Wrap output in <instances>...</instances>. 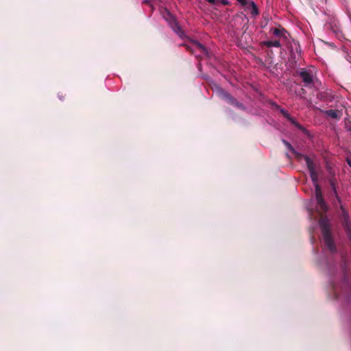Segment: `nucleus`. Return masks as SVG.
Masks as SVG:
<instances>
[{"instance_id": "5701e85b", "label": "nucleus", "mask_w": 351, "mask_h": 351, "mask_svg": "<svg viewBox=\"0 0 351 351\" xmlns=\"http://www.w3.org/2000/svg\"><path fill=\"white\" fill-rule=\"evenodd\" d=\"M307 208H308V210H312V208H310L309 206H308V207H307Z\"/></svg>"}, {"instance_id": "f03ea898", "label": "nucleus", "mask_w": 351, "mask_h": 351, "mask_svg": "<svg viewBox=\"0 0 351 351\" xmlns=\"http://www.w3.org/2000/svg\"><path fill=\"white\" fill-rule=\"evenodd\" d=\"M331 289L334 298L340 299L342 296L348 302H351V286L346 276H343L339 282L331 280Z\"/></svg>"}, {"instance_id": "ddd939ff", "label": "nucleus", "mask_w": 351, "mask_h": 351, "mask_svg": "<svg viewBox=\"0 0 351 351\" xmlns=\"http://www.w3.org/2000/svg\"><path fill=\"white\" fill-rule=\"evenodd\" d=\"M289 120L293 125H294L298 129L304 131V128L300 125L295 119H293L291 115L287 119Z\"/></svg>"}, {"instance_id": "aec40b11", "label": "nucleus", "mask_w": 351, "mask_h": 351, "mask_svg": "<svg viewBox=\"0 0 351 351\" xmlns=\"http://www.w3.org/2000/svg\"><path fill=\"white\" fill-rule=\"evenodd\" d=\"M206 1L213 4L215 3V0H206Z\"/></svg>"}, {"instance_id": "f8f14e48", "label": "nucleus", "mask_w": 351, "mask_h": 351, "mask_svg": "<svg viewBox=\"0 0 351 351\" xmlns=\"http://www.w3.org/2000/svg\"><path fill=\"white\" fill-rule=\"evenodd\" d=\"M246 9L250 10V13L252 16H256L258 14V8L254 1L250 3Z\"/></svg>"}, {"instance_id": "f3484780", "label": "nucleus", "mask_w": 351, "mask_h": 351, "mask_svg": "<svg viewBox=\"0 0 351 351\" xmlns=\"http://www.w3.org/2000/svg\"><path fill=\"white\" fill-rule=\"evenodd\" d=\"M330 184H331V186H332V188L333 189L334 193L337 195V192L336 191V189H335V184L332 182H331Z\"/></svg>"}, {"instance_id": "f257e3e1", "label": "nucleus", "mask_w": 351, "mask_h": 351, "mask_svg": "<svg viewBox=\"0 0 351 351\" xmlns=\"http://www.w3.org/2000/svg\"><path fill=\"white\" fill-rule=\"evenodd\" d=\"M282 143L295 155V157L298 160H300L303 158L305 160L306 165L310 173L311 178L315 186V197L317 204H319L320 208L323 211H326L327 210V206L322 197L321 188L318 184V174L317 172L316 171V165L314 163L313 160L309 156L306 155H303L298 152L288 141L282 140Z\"/></svg>"}, {"instance_id": "4be33fe9", "label": "nucleus", "mask_w": 351, "mask_h": 351, "mask_svg": "<svg viewBox=\"0 0 351 351\" xmlns=\"http://www.w3.org/2000/svg\"><path fill=\"white\" fill-rule=\"evenodd\" d=\"M348 163L349 166L351 167V162H350L349 160H348Z\"/></svg>"}, {"instance_id": "1a4fd4ad", "label": "nucleus", "mask_w": 351, "mask_h": 351, "mask_svg": "<svg viewBox=\"0 0 351 351\" xmlns=\"http://www.w3.org/2000/svg\"><path fill=\"white\" fill-rule=\"evenodd\" d=\"M170 17L171 18V20H172V22L173 23L171 24V27L173 29V30L180 36V37H182L184 33L182 32V30L181 29L180 27L178 25V23L176 21V20L171 17V16H170Z\"/></svg>"}, {"instance_id": "4468645a", "label": "nucleus", "mask_w": 351, "mask_h": 351, "mask_svg": "<svg viewBox=\"0 0 351 351\" xmlns=\"http://www.w3.org/2000/svg\"><path fill=\"white\" fill-rule=\"evenodd\" d=\"M273 106L276 107V109L279 110L280 113L286 118L287 119L290 114L288 113V112L284 109L281 108L278 105H277L276 103L273 104Z\"/></svg>"}, {"instance_id": "20e7f679", "label": "nucleus", "mask_w": 351, "mask_h": 351, "mask_svg": "<svg viewBox=\"0 0 351 351\" xmlns=\"http://www.w3.org/2000/svg\"><path fill=\"white\" fill-rule=\"evenodd\" d=\"M298 75L304 82V86L308 88L314 86L315 80V71L314 68L301 69L298 71Z\"/></svg>"}, {"instance_id": "39448f33", "label": "nucleus", "mask_w": 351, "mask_h": 351, "mask_svg": "<svg viewBox=\"0 0 351 351\" xmlns=\"http://www.w3.org/2000/svg\"><path fill=\"white\" fill-rule=\"evenodd\" d=\"M217 94L223 99L226 100L230 104L245 110V108L243 104L239 102L236 99L232 97L228 93L221 88L220 86H216L215 88Z\"/></svg>"}, {"instance_id": "9d476101", "label": "nucleus", "mask_w": 351, "mask_h": 351, "mask_svg": "<svg viewBox=\"0 0 351 351\" xmlns=\"http://www.w3.org/2000/svg\"><path fill=\"white\" fill-rule=\"evenodd\" d=\"M271 32L276 37H286L287 32L284 28H274L271 29Z\"/></svg>"}, {"instance_id": "423d86ee", "label": "nucleus", "mask_w": 351, "mask_h": 351, "mask_svg": "<svg viewBox=\"0 0 351 351\" xmlns=\"http://www.w3.org/2000/svg\"><path fill=\"white\" fill-rule=\"evenodd\" d=\"M185 46L188 51H190L197 57L200 56L202 54L205 56L208 55V51L206 47L197 40H191Z\"/></svg>"}, {"instance_id": "0eeeda50", "label": "nucleus", "mask_w": 351, "mask_h": 351, "mask_svg": "<svg viewBox=\"0 0 351 351\" xmlns=\"http://www.w3.org/2000/svg\"><path fill=\"white\" fill-rule=\"evenodd\" d=\"M348 214H344V222H343V228L346 232L347 237L349 240L351 241V223L348 220Z\"/></svg>"}, {"instance_id": "412c9836", "label": "nucleus", "mask_w": 351, "mask_h": 351, "mask_svg": "<svg viewBox=\"0 0 351 351\" xmlns=\"http://www.w3.org/2000/svg\"><path fill=\"white\" fill-rule=\"evenodd\" d=\"M348 163L349 166L351 167V162H350L349 160H348Z\"/></svg>"}, {"instance_id": "6e6552de", "label": "nucleus", "mask_w": 351, "mask_h": 351, "mask_svg": "<svg viewBox=\"0 0 351 351\" xmlns=\"http://www.w3.org/2000/svg\"><path fill=\"white\" fill-rule=\"evenodd\" d=\"M324 113L329 117H331L335 119H339L341 117V112L337 110H327L324 112Z\"/></svg>"}, {"instance_id": "7ed1b4c3", "label": "nucleus", "mask_w": 351, "mask_h": 351, "mask_svg": "<svg viewBox=\"0 0 351 351\" xmlns=\"http://www.w3.org/2000/svg\"><path fill=\"white\" fill-rule=\"evenodd\" d=\"M319 226L322 230L323 239L325 245L331 252H335L336 247L330 233L328 219L326 218H322L319 221Z\"/></svg>"}, {"instance_id": "9b49d317", "label": "nucleus", "mask_w": 351, "mask_h": 351, "mask_svg": "<svg viewBox=\"0 0 351 351\" xmlns=\"http://www.w3.org/2000/svg\"><path fill=\"white\" fill-rule=\"evenodd\" d=\"M263 44L267 47H280L281 44L279 40H266L263 43Z\"/></svg>"}, {"instance_id": "6ab92c4d", "label": "nucleus", "mask_w": 351, "mask_h": 351, "mask_svg": "<svg viewBox=\"0 0 351 351\" xmlns=\"http://www.w3.org/2000/svg\"><path fill=\"white\" fill-rule=\"evenodd\" d=\"M221 3L223 5H228L229 4V2L228 0H221Z\"/></svg>"}, {"instance_id": "2eb2a0df", "label": "nucleus", "mask_w": 351, "mask_h": 351, "mask_svg": "<svg viewBox=\"0 0 351 351\" xmlns=\"http://www.w3.org/2000/svg\"><path fill=\"white\" fill-rule=\"evenodd\" d=\"M241 5H243L247 8V7L250 5L252 1L250 0H237Z\"/></svg>"}, {"instance_id": "a211bd4d", "label": "nucleus", "mask_w": 351, "mask_h": 351, "mask_svg": "<svg viewBox=\"0 0 351 351\" xmlns=\"http://www.w3.org/2000/svg\"><path fill=\"white\" fill-rule=\"evenodd\" d=\"M332 30L335 33H337L338 32H339V29L336 25H335L334 28L332 27Z\"/></svg>"}, {"instance_id": "dca6fc26", "label": "nucleus", "mask_w": 351, "mask_h": 351, "mask_svg": "<svg viewBox=\"0 0 351 351\" xmlns=\"http://www.w3.org/2000/svg\"><path fill=\"white\" fill-rule=\"evenodd\" d=\"M152 0H142V2L144 3H147L148 4L149 6L152 7L153 5L152 3Z\"/></svg>"}]
</instances>
